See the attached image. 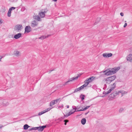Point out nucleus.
<instances>
[{"instance_id": "nucleus-38", "label": "nucleus", "mask_w": 132, "mask_h": 132, "mask_svg": "<svg viewBox=\"0 0 132 132\" xmlns=\"http://www.w3.org/2000/svg\"><path fill=\"white\" fill-rule=\"evenodd\" d=\"M123 108H120L119 110V112L120 113H121L123 111Z\"/></svg>"}, {"instance_id": "nucleus-39", "label": "nucleus", "mask_w": 132, "mask_h": 132, "mask_svg": "<svg viewBox=\"0 0 132 132\" xmlns=\"http://www.w3.org/2000/svg\"><path fill=\"white\" fill-rule=\"evenodd\" d=\"M36 20L38 21H40V19L38 16H37V18H36Z\"/></svg>"}, {"instance_id": "nucleus-48", "label": "nucleus", "mask_w": 132, "mask_h": 132, "mask_svg": "<svg viewBox=\"0 0 132 132\" xmlns=\"http://www.w3.org/2000/svg\"><path fill=\"white\" fill-rule=\"evenodd\" d=\"M51 36V35H48L47 36H46V38L49 37L50 36Z\"/></svg>"}, {"instance_id": "nucleus-19", "label": "nucleus", "mask_w": 132, "mask_h": 132, "mask_svg": "<svg viewBox=\"0 0 132 132\" xmlns=\"http://www.w3.org/2000/svg\"><path fill=\"white\" fill-rule=\"evenodd\" d=\"M120 93H121L120 91H118L117 92H114L113 93V94L114 95L115 97H116L117 95H118Z\"/></svg>"}, {"instance_id": "nucleus-56", "label": "nucleus", "mask_w": 132, "mask_h": 132, "mask_svg": "<svg viewBox=\"0 0 132 132\" xmlns=\"http://www.w3.org/2000/svg\"><path fill=\"white\" fill-rule=\"evenodd\" d=\"M28 130L29 131H31V130H32V128H30V129H28Z\"/></svg>"}, {"instance_id": "nucleus-60", "label": "nucleus", "mask_w": 132, "mask_h": 132, "mask_svg": "<svg viewBox=\"0 0 132 132\" xmlns=\"http://www.w3.org/2000/svg\"><path fill=\"white\" fill-rule=\"evenodd\" d=\"M104 87H105V88H106L107 87L106 85L105 84H104Z\"/></svg>"}, {"instance_id": "nucleus-33", "label": "nucleus", "mask_w": 132, "mask_h": 132, "mask_svg": "<svg viewBox=\"0 0 132 132\" xmlns=\"http://www.w3.org/2000/svg\"><path fill=\"white\" fill-rule=\"evenodd\" d=\"M46 112V111H44V110L43 111H42L41 112H39L38 114V115L40 116L43 114L45 113Z\"/></svg>"}, {"instance_id": "nucleus-62", "label": "nucleus", "mask_w": 132, "mask_h": 132, "mask_svg": "<svg viewBox=\"0 0 132 132\" xmlns=\"http://www.w3.org/2000/svg\"><path fill=\"white\" fill-rule=\"evenodd\" d=\"M52 1H55V2H56L57 1V0H52Z\"/></svg>"}, {"instance_id": "nucleus-16", "label": "nucleus", "mask_w": 132, "mask_h": 132, "mask_svg": "<svg viewBox=\"0 0 132 132\" xmlns=\"http://www.w3.org/2000/svg\"><path fill=\"white\" fill-rule=\"evenodd\" d=\"M74 113V112H72L71 111H70L69 112L67 113L66 115L64 114V117H68L70 116V115L71 114L73 113Z\"/></svg>"}, {"instance_id": "nucleus-47", "label": "nucleus", "mask_w": 132, "mask_h": 132, "mask_svg": "<svg viewBox=\"0 0 132 132\" xmlns=\"http://www.w3.org/2000/svg\"><path fill=\"white\" fill-rule=\"evenodd\" d=\"M127 23H125L124 26H123V27L124 28H125L127 26Z\"/></svg>"}, {"instance_id": "nucleus-14", "label": "nucleus", "mask_w": 132, "mask_h": 132, "mask_svg": "<svg viewBox=\"0 0 132 132\" xmlns=\"http://www.w3.org/2000/svg\"><path fill=\"white\" fill-rule=\"evenodd\" d=\"M22 36V34L21 33H18V34L14 35V38L15 39H18L20 37Z\"/></svg>"}, {"instance_id": "nucleus-57", "label": "nucleus", "mask_w": 132, "mask_h": 132, "mask_svg": "<svg viewBox=\"0 0 132 132\" xmlns=\"http://www.w3.org/2000/svg\"><path fill=\"white\" fill-rule=\"evenodd\" d=\"M54 70H50L49 71L50 72H49V73H50L51 71H53Z\"/></svg>"}, {"instance_id": "nucleus-52", "label": "nucleus", "mask_w": 132, "mask_h": 132, "mask_svg": "<svg viewBox=\"0 0 132 132\" xmlns=\"http://www.w3.org/2000/svg\"><path fill=\"white\" fill-rule=\"evenodd\" d=\"M3 22L2 21V20L1 19H0V24H2Z\"/></svg>"}, {"instance_id": "nucleus-49", "label": "nucleus", "mask_w": 132, "mask_h": 132, "mask_svg": "<svg viewBox=\"0 0 132 132\" xmlns=\"http://www.w3.org/2000/svg\"><path fill=\"white\" fill-rule=\"evenodd\" d=\"M51 36V35H48L47 36H46V38L49 37L50 36Z\"/></svg>"}, {"instance_id": "nucleus-51", "label": "nucleus", "mask_w": 132, "mask_h": 132, "mask_svg": "<svg viewBox=\"0 0 132 132\" xmlns=\"http://www.w3.org/2000/svg\"><path fill=\"white\" fill-rule=\"evenodd\" d=\"M12 2H16V0H10Z\"/></svg>"}, {"instance_id": "nucleus-35", "label": "nucleus", "mask_w": 132, "mask_h": 132, "mask_svg": "<svg viewBox=\"0 0 132 132\" xmlns=\"http://www.w3.org/2000/svg\"><path fill=\"white\" fill-rule=\"evenodd\" d=\"M26 10V8L24 7H22L21 9V11L22 12H23Z\"/></svg>"}, {"instance_id": "nucleus-20", "label": "nucleus", "mask_w": 132, "mask_h": 132, "mask_svg": "<svg viewBox=\"0 0 132 132\" xmlns=\"http://www.w3.org/2000/svg\"><path fill=\"white\" fill-rule=\"evenodd\" d=\"M86 122V120L85 118L82 119L81 120V124L83 125H85Z\"/></svg>"}, {"instance_id": "nucleus-21", "label": "nucleus", "mask_w": 132, "mask_h": 132, "mask_svg": "<svg viewBox=\"0 0 132 132\" xmlns=\"http://www.w3.org/2000/svg\"><path fill=\"white\" fill-rule=\"evenodd\" d=\"M30 127V126H28L27 124H26L24 125L23 127V129L24 130H27Z\"/></svg>"}, {"instance_id": "nucleus-6", "label": "nucleus", "mask_w": 132, "mask_h": 132, "mask_svg": "<svg viewBox=\"0 0 132 132\" xmlns=\"http://www.w3.org/2000/svg\"><path fill=\"white\" fill-rule=\"evenodd\" d=\"M116 84L115 83H114L111 85V86H112V87H111V88H110L108 91H107V92L108 94H109V93H110L111 91H112L116 87Z\"/></svg>"}, {"instance_id": "nucleus-22", "label": "nucleus", "mask_w": 132, "mask_h": 132, "mask_svg": "<svg viewBox=\"0 0 132 132\" xmlns=\"http://www.w3.org/2000/svg\"><path fill=\"white\" fill-rule=\"evenodd\" d=\"M84 82L85 83L82 85L84 87H86L88 85L89 83V82L86 81L85 80L84 81Z\"/></svg>"}, {"instance_id": "nucleus-42", "label": "nucleus", "mask_w": 132, "mask_h": 132, "mask_svg": "<svg viewBox=\"0 0 132 132\" xmlns=\"http://www.w3.org/2000/svg\"><path fill=\"white\" fill-rule=\"evenodd\" d=\"M84 86L82 85V86H80V87H79L80 89V90H82V89H83L84 88Z\"/></svg>"}, {"instance_id": "nucleus-9", "label": "nucleus", "mask_w": 132, "mask_h": 132, "mask_svg": "<svg viewBox=\"0 0 132 132\" xmlns=\"http://www.w3.org/2000/svg\"><path fill=\"white\" fill-rule=\"evenodd\" d=\"M96 77L94 76H92L86 79V81L89 82V83L93 81L95 79Z\"/></svg>"}, {"instance_id": "nucleus-34", "label": "nucleus", "mask_w": 132, "mask_h": 132, "mask_svg": "<svg viewBox=\"0 0 132 132\" xmlns=\"http://www.w3.org/2000/svg\"><path fill=\"white\" fill-rule=\"evenodd\" d=\"M97 22H96L94 23V25L96 24L98 22V21H99L100 20V18H98L97 19Z\"/></svg>"}, {"instance_id": "nucleus-15", "label": "nucleus", "mask_w": 132, "mask_h": 132, "mask_svg": "<svg viewBox=\"0 0 132 132\" xmlns=\"http://www.w3.org/2000/svg\"><path fill=\"white\" fill-rule=\"evenodd\" d=\"M116 78V75H114L113 76H112L111 77H108V79H109L110 80L112 81L113 80H115V79Z\"/></svg>"}, {"instance_id": "nucleus-11", "label": "nucleus", "mask_w": 132, "mask_h": 132, "mask_svg": "<svg viewBox=\"0 0 132 132\" xmlns=\"http://www.w3.org/2000/svg\"><path fill=\"white\" fill-rule=\"evenodd\" d=\"M46 127V125H44L42 126H40L38 127V130L39 131H42Z\"/></svg>"}, {"instance_id": "nucleus-1", "label": "nucleus", "mask_w": 132, "mask_h": 132, "mask_svg": "<svg viewBox=\"0 0 132 132\" xmlns=\"http://www.w3.org/2000/svg\"><path fill=\"white\" fill-rule=\"evenodd\" d=\"M120 69L119 67H115L112 68L111 70H106L103 71V73H105V75L107 76L115 74Z\"/></svg>"}, {"instance_id": "nucleus-17", "label": "nucleus", "mask_w": 132, "mask_h": 132, "mask_svg": "<svg viewBox=\"0 0 132 132\" xmlns=\"http://www.w3.org/2000/svg\"><path fill=\"white\" fill-rule=\"evenodd\" d=\"M72 107L73 108V109L75 110L73 112H74V113L76 112L81 111V109L77 110V107L76 106H72Z\"/></svg>"}, {"instance_id": "nucleus-53", "label": "nucleus", "mask_w": 132, "mask_h": 132, "mask_svg": "<svg viewBox=\"0 0 132 132\" xmlns=\"http://www.w3.org/2000/svg\"><path fill=\"white\" fill-rule=\"evenodd\" d=\"M3 57L1 56H0V61H1V59Z\"/></svg>"}, {"instance_id": "nucleus-43", "label": "nucleus", "mask_w": 132, "mask_h": 132, "mask_svg": "<svg viewBox=\"0 0 132 132\" xmlns=\"http://www.w3.org/2000/svg\"><path fill=\"white\" fill-rule=\"evenodd\" d=\"M103 94L106 95L108 94L107 92L104 91L103 92Z\"/></svg>"}, {"instance_id": "nucleus-4", "label": "nucleus", "mask_w": 132, "mask_h": 132, "mask_svg": "<svg viewBox=\"0 0 132 132\" xmlns=\"http://www.w3.org/2000/svg\"><path fill=\"white\" fill-rule=\"evenodd\" d=\"M116 84L115 83H114L111 85V86H112V87H111V88H110L108 91H107V92L108 94H109V93H110L111 91H112L116 87Z\"/></svg>"}, {"instance_id": "nucleus-40", "label": "nucleus", "mask_w": 132, "mask_h": 132, "mask_svg": "<svg viewBox=\"0 0 132 132\" xmlns=\"http://www.w3.org/2000/svg\"><path fill=\"white\" fill-rule=\"evenodd\" d=\"M15 9V7H10L9 9V10H10L12 11V10H13L14 9Z\"/></svg>"}, {"instance_id": "nucleus-46", "label": "nucleus", "mask_w": 132, "mask_h": 132, "mask_svg": "<svg viewBox=\"0 0 132 132\" xmlns=\"http://www.w3.org/2000/svg\"><path fill=\"white\" fill-rule=\"evenodd\" d=\"M64 121L65 122H69V120H68L66 119L64 120Z\"/></svg>"}, {"instance_id": "nucleus-45", "label": "nucleus", "mask_w": 132, "mask_h": 132, "mask_svg": "<svg viewBox=\"0 0 132 132\" xmlns=\"http://www.w3.org/2000/svg\"><path fill=\"white\" fill-rule=\"evenodd\" d=\"M38 16L35 15L33 17V18L35 19H36V18H37V16Z\"/></svg>"}, {"instance_id": "nucleus-25", "label": "nucleus", "mask_w": 132, "mask_h": 132, "mask_svg": "<svg viewBox=\"0 0 132 132\" xmlns=\"http://www.w3.org/2000/svg\"><path fill=\"white\" fill-rule=\"evenodd\" d=\"M11 11L9 10L7 13V15L8 17H10L11 16Z\"/></svg>"}, {"instance_id": "nucleus-55", "label": "nucleus", "mask_w": 132, "mask_h": 132, "mask_svg": "<svg viewBox=\"0 0 132 132\" xmlns=\"http://www.w3.org/2000/svg\"><path fill=\"white\" fill-rule=\"evenodd\" d=\"M47 9L45 10V11H44V13H46L47 12Z\"/></svg>"}, {"instance_id": "nucleus-18", "label": "nucleus", "mask_w": 132, "mask_h": 132, "mask_svg": "<svg viewBox=\"0 0 132 132\" xmlns=\"http://www.w3.org/2000/svg\"><path fill=\"white\" fill-rule=\"evenodd\" d=\"M39 15L40 16L41 18H44V17L45 15L44 12H41L40 13H39Z\"/></svg>"}, {"instance_id": "nucleus-31", "label": "nucleus", "mask_w": 132, "mask_h": 132, "mask_svg": "<svg viewBox=\"0 0 132 132\" xmlns=\"http://www.w3.org/2000/svg\"><path fill=\"white\" fill-rule=\"evenodd\" d=\"M90 107V106H87L84 109H81V111H85L88 109Z\"/></svg>"}, {"instance_id": "nucleus-30", "label": "nucleus", "mask_w": 132, "mask_h": 132, "mask_svg": "<svg viewBox=\"0 0 132 132\" xmlns=\"http://www.w3.org/2000/svg\"><path fill=\"white\" fill-rule=\"evenodd\" d=\"M119 91H120V92H121V93H121V94H122L121 96H122L124 95H123L124 94H127V92H126L123 91H122L121 90H120Z\"/></svg>"}, {"instance_id": "nucleus-2", "label": "nucleus", "mask_w": 132, "mask_h": 132, "mask_svg": "<svg viewBox=\"0 0 132 132\" xmlns=\"http://www.w3.org/2000/svg\"><path fill=\"white\" fill-rule=\"evenodd\" d=\"M81 75L82 74H78V76L77 77H73L69 79L68 81H67L66 82L64 83V84H63V85L65 86L66 85H67L69 82L70 81H72L73 80L77 79L78 77H80Z\"/></svg>"}, {"instance_id": "nucleus-50", "label": "nucleus", "mask_w": 132, "mask_h": 132, "mask_svg": "<svg viewBox=\"0 0 132 132\" xmlns=\"http://www.w3.org/2000/svg\"><path fill=\"white\" fill-rule=\"evenodd\" d=\"M120 15L121 16H123V13L122 12H121L120 13Z\"/></svg>"}, {"instance_id": "nucleus-36", "label": "nucleus", "mask_w": 132, "mask_h": 132, "mask_svg": "<svg viewBox=\"0 0 132 132\" xmlns=\"http://www.w3.org/2000/svg\"><path fill=\"white\" fill-rule=\"evenodd\" d=\"M52 108H48L46 110H44V111H46V112H48V111H49L50 110H51L52 109Z\"/></svg>"}, {"instance_id": "nucleus-3", "label": "nucleus", "mask_w": 132, "mask_h": 132, "mask_svg": "<svg viewBox=\"0 0 132 132\" xmlns=\"http://www.w3.org/2000/svg\"><path fill=\"white\" fill-rule=\"evenodd\" d=\"M15 30L17 32H19L21 31L23 27L21 24H17L15 26Z\"/></svg>"}, {"instance_id": "nucleus-12", "label": "nucleus", "mask_w": 132, "mask_h": 132, "mask_svg": "<svg viewBox=\"0 0 132 132\" xmlns=\"http://www.w3.org/2000/svg\"><path fill=\"white\" fill-rule=\"evenodd\" d=\"M38 25V23L35 20H34L31 22V26L32 27L34 28L37 26Z\"/></svg>"}, {"instance_id": "nucleus-41", "label": "nucleus", "mask_w": 132, "mask_h": 132, "mask_svg": "<svg viewBox=\"0 0 132 132\" xmlns=\"http://www.w3.org/2000/svg\"><path fill=\"white\" fill-rule=\"evenodd\" d=\"M32 130H38V127L32 128Z\"/></svg>"}, {"instance_id": "nucleus-32", "label": "nucleus", "mask_w": 132, "mask_h": 132, "mask_svg": "<svg viewBox=\"0 0 132 132\" xmlns=\"http://www.w3.org/2000/svg\"><path fill=\"white\" fill-rule=\"evenodd\" d=\"M109 97L110 98H115V97L114 96V95L113 94V93L110 94L109 95Z\"/></svg>"}, {"instance_id": "nucleus-29", "label": "nucleus", "mask_w": 132, "mask_h": 132, "mask_svg": "<svg viewBox=\"0 0 132 132\" xmlns=\"http://www.w3.org/2000/svg\"><path fill=\"white\" fill-rule=\"evenodd\" d=\"M19 54V52L18 51H15L14 53V54L16 56H18Z\"/></svg>"}, {"instance_id": "nucleus-37", "label": "nucleus", "mask_w": 132, "mask_h": 132, "mask_svg": "<svg viewBox=\"0 0 132 132\" xmlns=\"http://www.w3.org/2000/svg\"><path fill=\"white\" fill-rule=\"evenodd\" d=\"M64 118V117H61L58 118L57 120H60V121H61Z\"/></svg>"}, {"instance_id": "nucleus-24", "label": "nucleus", "mask_w": 132, "mask_h": 132, "mask_svg": "<svg viewBox=\"0 0 132 132\" xmlns=\"http://www.w3.org/2000/svg\"><path fill=\"white\" fill-rule=\"evenodd\" d=\"M85 95H83L82 94H81L80 95V97L81 98L82 100H83L84 99V97H85Z\"/></svg>"}, {"instance_id": "nucleus-23", "label": "nucleus", "mask_w": 132, "mask_h": 132, "mask_svg": "<svg viewBox=\"0 0 132 132\" xmlns=\"http://www.w3.org/2000/svg\"><path fill=\"white\" fill-rule=\"evenodd\" d=\"M105 81H106V83L108 84H110L112 82L109 79H108V78L106 79Z\"/></svg>"}, {"instance_id": "nucleus-61", "label": "nucleus", "mask_w": 132, "mask_h": 132, "mask_svg": "<svg viewBox=\"0 0 132 132\" xmlns=\"http://www.w3.org/2000/svg\"><path fill=\"white\" fill-rule=\"evenodd\" d=\"M67 108H69V105H67Z\"/></svg>"}, {"instance_id": "nucleus-59", "label": "nucleus", "mask_w": 132, "mask_h": 132, "mask_svg": "<svg viewBox=\"0 0 132 132\" xmlns=\"http://www.w3.org/2000/svg\"><path fill=\"white\" fill-rule=\"evenodd\" d=\"M89 112V111H88L86 113H85V115H86Z\"/></svg>"}, {"instance_id": "nucleus-26", "label": "nucleus", "mask_w": 132, "mask_h": 132, "mask_svg": "<svg viewBox=\"0 0 132 132\" xmlns=\"http://www.w3.org/2000/svg\"><path fill=\"white\" fill-rule=\"evenodd\" d=\"M55 103V101L53 100L50 103V106H51L53 105H54Z\"/></svg>"}, {"instance_id": "nucleus-5", "label": "nucleus", "mask_w": 132, "mask_h": 132, "mask_svg": "<svg viewBox=\"0 0 132 132\" xmlns=\"http://www.w3.org/2000/svg\"><path fill=\"white\" fill-rule=\"evenodd\" d=\"M116 84L115 83H114L111 85V86H112V87H111V88H110L108 91H107V92L108 94H109V93H110L111 91H112L116 87Z\"/></svg>"}, {"instance_id": "nucleus-58", "label": "nucleus", "mask_w": 132, "mask_h": 132, "mask_svg": "<svg viewBox=\"0 0 132 132\" xmlns=\"http://www.w3.org/2000/svg\"><path fill=\"white\" fill-rule=\"evenodd\" d=\"M0 129L2 128V127H3V126H2L1 125H0Z\"/></svg>"}, {"instance_id": "nucleus-63", "label": "nucleus", "mask_w": 132, "mask_h": 132, "mask_svg": "<svg viewBox=\"0 0 132 132\" xmlns=\"http://www.w3.org/2000/svg\"><path fill=\"white\" fill-rule=\"evenodd\" d=\"M64 125H67V123L65 122Z\"/></svg>"}, {"instance_id": "nucleus-7", "label": "nucleus", "mask_w": 132, "mask_h": 132, "mask_svg": "<svg viewBox=\"0 0 132 132\" xmlns=\"http://www.w3.org/2000/svg\"><path fill=\"white\" fill-rule=\"evenodd\" d=\"M0 104L4 106H6L8 105L9 103L6 101L5 100H4V101H3V100L0 98Z\"/></svg>"}, {"instance_id": "nucleus-8", "label": "nucleus", "mask_w": 132, "mask_h": 132, "mask_svg": "<svg viewBox=\"0 0 132 132\" xmlns=\"http://www.w3.org/2000/svg\"><path fill=\"white\" fill-rule=\"evenodd\" d=\"M31 31V28L30 26H26L25 28V32L28 33Z\"/></svg>"}, {"instance_id": "nucleus-10", "label": "nucleus", "mask_w": 132, "mask_h": 132, "mask_svg": "<svg viewBox=\"0 0 132 132\" xmlns=\"http://www.w3.org/2000/svg\"><path fill=\"white\" fill-rule=\"evenodd\" d=\"M112 55V54L111 53H105L103 54V56L104 57H111Z\"/></svg>"}, {"instance_id": "nucleus-54", "label": "nucleus", "mask_w": 132, "mask_h": 132, "mask_svg": "<svg viewBox=\"0 0 132 132\" xmlns=\"http://www.w3.org/2000/svg\"><path fill=\"white\" fill-rule=\"evenodd\" d=\"M81 108L80 106H78L77 107V108L78 109V110L79 109Z\"/></svg>"}, {"instance_id": "nucleus-44", "label": "nucleus", "mask_w": 132, "mask_h": 132, "mask_svg": "<svg viewBox=\"0 0 132 132\" xmlns=\"http://www.w3.org/2000/svg\"><path fill=\"white\" fill-rule=\"evenodd\" d=\"M60 99H56V100H55L54 101H55V102H56L55 103H57L58 102V101L59 100H60Z\"/></svg>"}, {"instance_id": "nucleus-27", "label": "nucleus", "mask_w": 132, "mask_h": 132, "mask_svg": "<svg viewBox=\"0 0 132 132\" xmlns=\"http://www.w3.org/2000/svg\"><path fill=\"white\" fill-rule=\"evenodd\" d=\"M46 38V36H42L39 38V39L43 40L45 39Z\"/></svg>"}, {"instance_id": "nucleus-13", "label": "nucleus", "mask_w": 132, "mask_h": 132, "mask_svg": "<svg viewBox=\"0 0 132 132\" xmlns=\"http://www.w3.org/2000/svg\"><path fill=\"white\" fill-rule=\"evenodd\" d=\"M127 60L132 62V54H130L126 57Z\"/></svg>"}, {"instance_id": "nucleus-28", "label": "nucleus", "mask_w": 132, "mask_h": 132, "mask_svg": "<svg viewBox=\"0 0 132 132\" xmlns=\"http://www.w3.org/2000/svg\"><path fill=\"white\" fill-rule=\"evenodd\" d=\"M80 91L81 90L79 87L75 89V90L74 92H73V93H75L78 92V91Z\"/></svg>"}, {"instance_id": "nucleus-64", "label": "nucleus", "mask_w": 132, "mask_h": 132, "mask_svg": "<svg viewBox=\"0 0 132 132\" xmlns=\"http://www.w3.org/2000/svg\"><path fill=\"white\" fill-rule=\"evenodd\" d=\"M125 22H126V21H125Z\"/></svg>"}]
</instances>
